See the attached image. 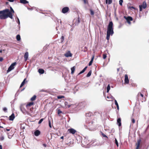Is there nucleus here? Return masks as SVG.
Instances as JSON below:
<instances>
[{"instance_id": "72a5a7b5", "label": "nucleus", "mask_w": 149, "mask_h": 149, "mask_svg": "<svg viewBox=\"0 0 149 149\" xmlns=\"http://www.w3.org/2000/svg\"><path fill=\"white\" fill-rule=\"evenodd\" d=\"M57 113L58 115L61 113H63V114L62 112L60 109H57Z\"/></svg>"}, {"instance_id": "412c9836", "label": "nucleus", "mask_w": 149, "mask_h": 149, "mask_svg": "<svg viewBox=\"0 0 149 149\" xmlns=\"http://www.w3.org/2000/svg\"><path fill=\"white\" fill-rule=\"evenodd\" d=\"M38 72L40 74H43L44 73L45 71L43 69H39L38 70Z\"/></svg>"}, {"instance_id": "4be33fe9", "label": "nucleus", "mask_w": 149, "mask_h": 149, "mask_svg": "<svg viewBox=\"0 0 149 149\" xmlns=\"http://www.w3.org/2000/svg\"><path fill=\"white\" fill-rule=\"evenodd\" d=\"M65 105L66 107L69 108L70 107V105L68 104V102H67L65 101Z\"/></svg>"}, {"instance_id": "c9c22d12", "label": "nucleus", "mask_w": 149, "mask_h": 149, "mask_svg": "<svg viewBox=\"0 0 149 149\" xmlns=\"http://www.w3.org/2000/svg\"><path fill=\"white\" fill-rule=\"evenodd\" d=\"M90 13L91 15H94V12L91 9H90Z\"/></svg>"}, {"instance_id": "5fc2aeb1", "label": "nucleus", "mask_w": 149, "mask_h": 149, "mask_svg": "<svg viewBox=\"0 0 149 149\" xmlns=\"http://www.w3.org/2000/svg\"><path fill=\"white\" fill-rule=\"evenodd\" d=\"M78 23H79V19L78 20Z\"/></svg>"}, {"instance_id": "49530a36", "label": "nucleus", "mask_w": 149, "mask_h": 149, "mask_svg": "<svg viewBox=\"0 0 149 149\" xmlns=\"http://www.w3.org/2000/svg\"><path fill=\"white\" fill-rule=\"evenodd\" d=\"M10 2H13L14 1V0H7Z\"/></svg>"}, {"instance_id": "37998d69", "label": "nucleus", "mask_w": 149, "mask_h": 149, "mask_svg": "<svg viewBox=\"0 0 149 149\" xmlns=\"http://www.w3.org/2000/svg\"><path fill=\"white\" fill-rule=\"evenodd\" d=\"M3 110L4 111H6L7 110V109L6 108V107H4L3 109Z\"/></svg>"}, {"instance_id": "8fccbe9b", "label": "nucleus", "mask_w": 149, "mask_h": 149, "mask_svg": "<svg viewBox=\"0 0 149 149\" xmlns=\"http://www.w3.org/2000/svg\"><path fill=\"white\" fill-rule=\"evenodd\" d=\"M133 8V9H135V8L133 6H132L130 8Z\"/></svg>"}, {"instance_id": "7c9ffc66", "label": "nucleus", "mask_w": 149, "mask_h": 149, "mask_svg": "<svg viewBox=\"0 0 149 149\" xmlns=\"http://www.w3.org/2000/svg\"><path fill=\"white\" fill-rule=\"evenodd\" d=\"M110 89V85L109 84L107 88V92L108 93L109 92V91Z\"/></svg>"}, {"instance_id": "aec40b11", "label": "nucleus", "mask_w": 149, "mask_h": 149, "mask_svg": "<svg viewBox=\"0 0 149 149\" xmlns=\"http://www.w3.org/2000/svg\"><path fill=\"white\" fill-rule=\"evenodd\" d=\"M33 104H34V103L33 102H30L26 104V107L27 108H28L29 107L33 105Z\"/></svg>"}, {"instance_id": "39448f33", "label": "nucleus", "mask_w": 149, "mask_h": 149, "mask_svg": "<svg viewBox=\"0 0 149 149\" xmlns=\"http://www.w3.org/2000/svg\"><path fill=\"white\" fill-rule=\"evenodd\" d=\"M16 64V62H14L12 64L10 67L8 68L7 72H9L11 71V70L14 69V66Z\"/></svg>"}, {"instance_id": "20e7f679", "label": "nucleus", "mask_w": 149, "mask_h": 149, "mask_svg": "<svg viewBox=\"0 0 149 149\" xmlns=\"http://www.w3.org/2000/svg\"><path fill=\"white\" fill-rule=\"evenodd\" d=\"M147 7V5L146 2L145 1H143L142 5L139 6V11H141L142 10V8L145 9Z\"/></svg>"}, {"instance_id": "9d476101", "label": "nucleus", "mask_w": 149, "mask_h": 149, "mask_svg": "<svg viewBox=\"0 0 149 149\" xmlns=\"http://www.w3.org/2000/svg\"><path fill=\"white\" fill-rule=\"evenodd\" d=\"M124 81L125 84H128L129 83V81L128 78V75L127 74L125 75Z\"/></svg>"}, {"instance_id": "4d7b16f0", "label": "nucleus", "mask_w": 149, "mask_h": 149, "mask_svg": "<svg viewBox=\"0 0 149 149\" xmlns=\"http://www.w3.org/2000/svg\"><path fill=\"white\" fill-rule=\"evenodd\" d=\"M1 127L3 128V127H2L0 126V128H1Z\"/></svg>"}, {"instance_id": "58836bf2", "label": "nucleus", "mask_w": 149, "mask_h": 149, "mask_svg": "<svg viewBox=\"0 0 149 149\" xmlns=\"http://www.w3.org/2000/svg\"><path fill=\"white\" fill-rule=\"evenodd\" d=\"M123 1V0H119V4L121 6H122Z\"/></svg>"}, {"instance_id": "3c124183", "label": "nucleus", "mask_w": 149, "mask_h": 149, "mask_svg": "<svg viewBox=\"0 0 149 149\" xmlns=\"http://www.w3.org/2000/svg\"><path fill=\"white\" fill-rule=\"evenodd\" d=\"M63 136H62L61 137V139H63Z\"/></svg>"}, {"instance_id": "a211bd4d", "label": "nucleus", "mask_w": 149, "mask_h": 149, "mask_svg": "<svg viewBox=\"0 0 149 149\" xmlns=\"http://www.w3.org/2000/svg\"><path fill=\"white\" fill-rule=\"evenodd\" d=\"M20 3L24 4L27 3L29 2L26 0H19Z\"/></svg>"}, {"instance_id": "393cba45", "label": "nucleus", "mask_w": 149, "mask_h": 149, "mask_svg": "<svg viewBox=\"0 0 149 149\" xmlns=\"http://www.w3.org/2000/svg\"><path fill=\"white\" fill-rule=\"evenodd\" d=\"M71 74H73L74 73L75 70V68L74 66L73 67L71 68Z\"/></svg>"}, {"instance_id": "79ce46f5", "label": "nucleus", "mask_w": 149, "mask_h": 149, "mask_svg": "<svg viewBox=\"0 0 149 149\" xmlns=\"http://www.w3.org/2000/svg\"><path fill=\"white\" fill-rule=\"evenodd\" d=\"M132 122L133 123H134L135 122V119L134 118H132Z\"/></svg>"}, {"instance_id": "5701e85b", "label": "nucleus", "mask_w": 149, "mask_h": 149, "mask_svg": "<svg viewBox=\"0 0 149 149\" xmlns=\"http://www.w3.org/2000/svg\"><path fill=\"white\" fill-rule=\"evenodd\" d=\"M87 68V66L81 72H80L79 74L78 75H79L83 73H84L86 70Z\"/></svg>"}, {"instance_id": "0eeeda50", "label": "nucleus", "mask_w": 149, "mask_h": 149, "mask_svg": "<svg viewBox=\"0 0 149 149\" xmlns=\"http://www.w3.org/2000/svg\"><path fill=\"white\" fill-rule=\"evenodd\" d=\"M124 18L126 20L127 22L129 24H130V21H132L133 20L132 17L130 16L126 17L125 16H124Z\"/></svg>"}, {"instance_id": "f03ea898", "label": "nucleus", "mask_w": 149, "mask_h": 149, "mask_svg": "<svg viewBox=\"0 0 149 149\" xmlns=\"http://www.w3.org/2000/svg\"><path fill=\"white\" fill-rule=\"evenodd\" d=\"M114 33L113 23L112 21L110 22L108 24L107 32L106 39L107 40H109L110 38V36H112Z\"/></svg>"}, {"instance_id": "c03bdc74", "label": "nucleus", "mask_w": 149, "mask_h": 149, "mask_svg": "<svg viewBox=\"0 0 149 149\" xmlns=\"http://www.w3.org/2000/svg\"><path fill=\"white\" fill-rule=\"evenodd\" d=\"M17 22H18V23L19 24H20V22H19V19L18 18H17Z\"/></svg>"}, {"instance_id": "a19ab883", "label": "nucleus", "mask_w": 149, "mask_h": 149, "mask_svg": "<svg viewBox=\"0 0 149 149\" xmlns=\"http://www.w3.org/2000/svg\"><path fill=\"white\" fill-rule=\"evenodd\" d=\"M102 135L103 136V137L108 138L107 136L106 135H105L103 133H102Z\"/></svg>"}, {"instance_id": "1a4fd4ad", "label": "nucleus", "mask_w": 149, "mask_h": 149, "mask_svg": "<svg viewBox=\"0 0 149 149\" xmlns=\"http://www.w3.org/2000/svg\"><path fill=\"white\" fill-rule=\"evenodd\" d=\"M64 55L65 56L67 57H72V54L71 53L70 51H68L66 53L64 54Z\"/></svg>"}, {"instance_id": "ddd939ff", "label": "nucleus", "mask_w": 149, "mask_h": 149, "mask_svg": "<svg viewBox=\"0 0 149 149\" xmlns=\"http://www.w3.org/2000/svg\"><path fill=\"white\" fill-rule=\"evenodd\" d=\"M141 140V139H139L137 141V143H136V149H139L140 144Z\"/></svg>"}, {"instance_id": "4c0bfd02", "label": "nucleus", "mask_w": 149, "mask_h": 149, "mask_svg": "<svg viewBox=\"0 0 149 149\" xmlns=\"http://www.w3.org/2000/svg\"><path fill=\"white\" fill-rule=\"evenodd\" d=\"M43 118H42L38 122V124H40L43 121Z\"/></svg>"}, {"instance_id": "f257e3e1", "label": "nucleus", "mask_w": 149, "mask_h": 149, "mask_svg": "<svg viewBox=\"0 0 149 149\" xmlns=\"http://www.w3.org/2000/svg\"><path fill=\"white\" fill-rule=\"evenodd\" d=\"M10 11L8 9L0 11V19H5L8 17L11 19L13 18V14L14 13V11L12 7H10Z\"/></svg>"}, {"instance_id": "6e6d98bb", "label": "nucleus", "mask_w": 149, "mask_h": 149, "mask_svg": "<svg viewBox=\"0 0 149 149\" xmlns=\"http://www.w3.org/2000/svg\"><path fill=\"white\" fill-rule=\"evenodd\" d=\"M24 88H24L22 90H21V91H23V90L24 89Z\"/></svg>"}, {"instance_id": "603ef678", "label": "nucleus", "mask_w": 149, "mask_h": 149, "mask_svg": "<svg viewBox=\"0 0 149 149\" xmlns=\"http://www.w3.org/2000/svg\"><path fill=\"white\" fill-rule=\"evenodd\" d=\"M43 146L45 147H46V144H43Z\"/></svg>"}, {"instance_id": "cd10ccee", "label": "nucleus", "mask_w": 149, "mask_h": 149, "mask_svg": "<svg viewBox=\"0 0 149 149\" xmlns=\"http://www.w3.org/2000/svg\"><path fill=\"white\" fill-rule=\"evenodd\" d=\"M16 39L17 41H19L21 39L20 36L19 35H17L16 36Z\"/></svg>"}, {"instance_id": "f3484780", "label": "nucleus", "mask_w": 149, "mask_h": 149, "mask_svg": "<svg viewBox=\"0 0 149 149\" xmlns=\"http://www.w3.org/2000/svg\"><path fill=\"white\" fill-rule=\"evenodd\" d=\"M15 117L14 116V115L13 113L9 117V120H13L14 118H15Z\"/></svg>"}, {"instance_id": "864d4df0", "label": "nucleus", "mask_w": 149, "mask_h": 149, "mask_svg": "<svg viewBox=\"0 0 149 149\" xmlns=\"http://www.w3.org/2000/svg\"><path fill=\"white\" fill-rule=\"evenodd\" d=\"M2 52V50H0V53H1Z\"/></svg>"}, {"instance_id": "a18cd8bd", "label": "nucleus", "mask_w": 149, "mask_h": 149, "mask_svg": "<svg viewBox=\"0 0 149 149\" xmlns=\"http://www.w3.org/2000/svg\"><path fill=\"white\" fill-rule=\"evenodd\" d=\"M3 60V58L2 57H0V61H2Z\"/></svg>"}, {"instance_id": "423d86ee", "label": "nucleus", "mask_w": 149, "mask_h": 149, "mask_svg": "<svg viewBox=\"0 0 149 149\" xmlns=\"http://www.w3.org/2000/svg\"><path fill=\"white\" fill-rule=\"evenodd\" d=\"M66 143L69 146H71L74 143L73 140L72 139H68L66 141Z\"/></svg>"}, {"instance_id": "bb28decb", "label": "nucleus", "mask_w": 149, "mask_h": 149, "mask_svg": "<svg viewBox=\"0 0 149 149\" xmlns=\"http://www.w3.org/2000/svg\"><path fill=\"white\" fill-rule=\"evenodd\" d=\"M112 2V0H106V4L107 3L108 4H111Z\"/></svg>"}, {"instance_id": "2eb2a0df", "label": "nucleus", "mask_w": 149, "mask_h": 149, "mask_svg": "<svg viewBox=\"0 0 149 149\" xmlns=\"http://www.w3.org/2000/svg\"><path fill=\"white\" fill-rule=\"evenodd\" d=\"M29 56V53L28 52H26L25 53L24 55V60L25 61H26L28 59Z\"/></svg>"}, {"instance_id": "473e14b6", "label": "nucleus", "mask_w": 149, "mask_h": 149, "mask_svg": "<svg viewBox=\"0 0 149 149\" xmlns=\"http://www.w3.org/2000/svg\"><path fill=\"white\" fill-rule=\"evenodd\" d=\"M115 143L117 147H118L119 145L118 142V141L116 138H115Z\"/></svg>"}, {"instance_id": "09e8293b", "label": "nucleus", "mask_w": 149, "mask_h": 149, "mask_svg": "<svg viewBox=\"0 0 149 149\" xmlns=\"http://www.w3.org/2000/svg\"><path fill=\"white\" fill-rule=\"evenodd\" d=\"M0 149H2V146L1 145H0Z\"/></svg>"}, {"instance_id": "c756f323", "label": "nucleus", "mask_w": 149, "mask_h": 149, "mask_svg": "<svg viewBox=\"0 0 149 149\" xmlns=\"http://www.w3.org/2000/svg\"><path fill=\"white\" fill-rule=\"evenodd\" d=\"M92 71L91 70H90L89 72H88V74L86 75V77H90Z\"/></svg>"}, {"instance_id": "dca6fc26", "label": "nucleus", "mask_w": 149, "mask_h": 149, "mask_svg": "<svg viewBox=\"0 0 149 149\" xmlns=\"http://www.w3.org/2000/svg\"><path fill=\"white\" fill-rule=\"evenodd\" d=\"M121 119L120 118H118L117 120V123L119 127H120L121 125Z\"/></svg>"}, {"instance_id": "e433bc0d", "label": "nucleus", "mask_w": 149, "mask_h": 149, "mask_svg": "<svg viewBox=\"0 0 149 149\" xmlns=\"http://www.w3.org/2000/svg\"><path fill=\"white\" fill-rule=\"evenodd\" d=\"M64 40V37L63 36H61V42H62Z\"/></svg>"}, {"instance_id": "de8ad7c7", "label": "nucleus", "mask_w": 149, "mask_h": 149, "mask_svg": "<svg viewBox=\"0 0 149 149\" xmlns=\"http://www.w3.org/2000/svg\"><path fill=\"white\" fill-rule=\"evenodd\" d=\"M6 131H8L10 130V129L9 128L8 129V128H7L6 129Z\"/></svg>"}, {"instance_id": "7ed1b4c3", "label": "nucleus", "mask_w": 149, "mask_h": 149, "mask_svg": "<svg viewBox=\"0 0 149 149\" xmlns=\"http://www.w3.org/2000/svg\"><path fill=\"white\" fill-rule=\"evenodd\" d=\"M137 99L138 100H140L142 102H143V101H145V99H144V95H143L141 93L139 92L138 93L137 95Z\"/></svg>"}, {"instance_id": "6e6552de", "label": "nucleus", "mask_w": 149, "mask_h": 149, "mask_svg": "<svg viewBox=\"0 0 149 149\" xmlns=\"http://www.w3.org/2000/svg\"><path fill=\"white\" fill-rule=\"evenodd\" d=\"M69 8L68 7H66L63 8L62 10V12L63 13H67L69 10Z\"/></svg>"}, {"instance_id": "9b49d317", "label": "nucleus", "mask_w": 149, "mask_h": 149, "mask_svg": "<svg viewBox=\"0 0 149 149\" xmlns=\"http://www.w3.org/2000/svg\"><path fill=\"white\" fill-rule=\"evenodd\" d=\"M68 131L69 132V133L72 134H74L77 132V131L75 130L72 128L68 129Z\"/></svg>"}, {"instance_id": "2f4dec72", "label": "nucleus", "mask_w": 149, "mask_h": 149, "mask_svg": "<svg viewBox=\"0 0 149 149\" xmlns=\"http://www.w3.org/2000/svg\"><path fill=\"white\" fill-rule=\"evenodd\" d=\"M57 97L58 99H61V98H64L65 97L63 95H60V96H57Z\"/></svg>"}, {"instance_id": "4468645a", "label": "nucleus", "mask_w": 149, "mask_h": 149, "mask_svg": "<svg viewBox=\"0 0 149 149\" xmlns=\"http://www.w3.org/2000/svg\"><path fill=\"white\" fill-rule=\"evenodd\" d=\"M34 135L36 136H38L40 134V132L38 130H37L34 132Z\"/></svg>"}, {"instance_id": "6ab92c4d", "label": "nucleus", "mask_w": 149, "mask_h": 149, "mask_svg": "<svg viewBox=\"0 0 149 149\" xmlns=\"http://www.w3.org/2000/svg\"><path fill=\"white\" fill-rule=\"evenodd\" d=\"M94 56L93 55V56L91 61H90V62H89V63L88 65L89 66H91V65H92V63L93 62V61L94 59Z\"/></svg>"}, {"instance_id": "a878e982", "label": "nucleus", "mask_w": 149, "mask_h": 149, "mask_svg": "<svg viewBox=\"0 0 149 149\" xmlns=\"http://www.w3.org/2000/svg\"><path fill=\"white\" fill-rule=\"evenodd\" d=\"M36 95H34L31 99V101H33L35 100L36 98Z\"/></svg>"}, {"instance_id": "b1692460", "label": "nucleus", "mask_w": 149, "mask_h": 149, "mask_svg": "<svg viewBox=\"0 0 149 149\" xmlns=\"http://www.w3.org/2000/svg\"><path fill=\"white\" fill-rule=\"evenodd\" d=\"M26 80V79L25 78L23 80V81H22V83L20 85V88H21L22 86H23L24 84H25V81Z\"/></svg>"}, {"instance_id": "f8f14e48", "label": "nucleus", "mask_w": 149, "mask_h": 149, "mask_svg": "<svg viewBox=\"0 0 149 149\" xmlns=\"http://www.w3.org/2000/svg\"><path fill=\"white\" fill-rule=\"evenodd\" d=\"M141 140V139H139L137 141V143H136V149H139L140 144Z\"/></svg>"}, {"instance_id": "c85d7f7f", "label": "nucleus", "mask_w": 149, "mask_h": 149, "mask_svg": "<svg viewBox=\"0 0 149 149\" xmlns=\"http://www.w3.org/2000/svg\"><path fill=\"white\" fill-rule=\"evenodd\" d=\"M114 101H115V104L116 106L117 107V109L118 110V109H119V105H118V104L117 102V101L116 100H115Z\"/></svg>"}, {"instance_id": "ea45409f", "label": "nucleus", "mask_w": 149, "mask_h": 149, "mask_svg": "<svg viewBox=\"0 0 149 149\" xmlns=\"http://www.w3.org/2000/svg\"><path fill=\"white\" fill-rule=\"evenodd\" d=\"M49 126L50 128H52V126L51 124V122L50 120H48Z\"/></svg>"}, {"instance_id": "f704fd0d", "label": "nucleus", "mask_w": 149, "mask_h": 149, "mask_svg": "<svg viewBox=\"0 0 149 149\" xmlns=\"http://www.w3.org/2000/svg\"><path fill=\"white\" fill-rule=\"evenodd\" d=\"M107 54H103V58L104 59H105L107 57Z\"/></svg>"}]
</instances>
